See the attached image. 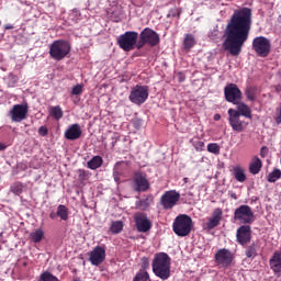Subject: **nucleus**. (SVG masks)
<instances>
[{"label":"nucleus","mask_w":281,"mask_h":281,"mask_svg":"<svg viewBox=\"0 0 281 281\" xmlns=\"http://www.w3.org/2000/svg\"><path fill=\"white\" fill-rule=\"evenodd\" d=\"M252 16L251 9L247 7L237 9L232 14L226 25V38L223 44L224 49H227L231 56H238L243 52V46L251 32Z\"/></svg>","instance_id":"obj_1"},{"label":"nucleus","mask_w":281,"mask_h":281,"mask_svg":"<svg viewBox=\"0 0 281 281\" xmlns=\"http://www.w3.org/2000/svg\"><path fill=\"white\" fill-rule=\"evenodd\" d=\"M170 256H168L166 252H158L153 259V273L160 280H168V278H170Z\"/></svg>","instance_id":"obj_2"},{"label":"nucleus","mask_w":281,"mask_h":281,"mask_svg":"<svg viewBox=\"0 0 281 281\" xmlns=\"http://www.w3.org/2000/svg\"><path fill=\"white\" fill-rule=\"evenodd\" d=\"M192 227V217H190V215L188 214L178 215L172 223L173 233L176 234V236H180V238H186V236H190Z\"/></svg>","instance_id":"obj_3"},{"label":"nucleus","mask_w":281,"mask_h":281,"mask_svg":"<svg viewBox=\"0 0 281 281\" xmlns=\"http://www.w3.org/2000/svg\"><path fill=\"white\" fill-rule=\"evenodd\" d=\"M70 52L71 45L69 42L65 40H56L50 44L48 54L53 60H57V63H59L60 60H65V58L69 56Z\"/></svg>","instance_id":"obj_4"},{"label":"nucleus","mask_w":281,"mask_h":281,"mask_svg":"<svg viewBox=\"0 0 281 281\" xmlns=\"http://www.w3.org/2000/svg\"><path fill=\"white\" fill-rule=\"evenodd\" d=\"M137 38H139V33L135 31H126L117 37L116 43L123 52H133L135 45H137Z\"/></svg>","instance_id":"obj_5"},{"label":"nucleus","mask_w":281,"mask_h":281,"mask_svg":"<svg viewBox=\"0 0 281 281\" xmlns=\"http://www.w3.org/2000/svg\"><path fill=\"white\" fill-rule=\"evenodd\" d=\"M234 221L240 223L241 225H251V223L256 221V215H254L251 206L243 204L235 210Z\"/></svg>","instance_id":"obj_6"},{"label":"nucleus","mask_w":281,"mask_h":281,"mask_svg":"<svg viewBox=\"0 0 281 281\" xmlns=\"http://www.w3.org/2000/svg\"><path fill=\"white\" fill-rule=\"evenodd\" d=\"M252 49L259 58H267L271 54V41L265 36H257L252 40Z\"/></svg>","instance_id":"obj_7"},{"label":"nucleus","mask_w":281,"mask_h":281,"mask_svg":"<svg viewBox=\"0 0 281 281\" xmlns=\"http://www.w3.org/2000/svg\"><path fill=\"white\" fill-rule=\"evenodd\" d=\"M148 86H139L136 85L132 88L128 100L132 104H136L137 106H142L148 100Z\"/></svg>","instance_id":"obj_8"},{"label":"nucleus","mask_w":281,"mask_h":281,"mask_svg":"<svg viewBox=\"0 0 281 281\" xmlns=\"http://www.w3.org/2000/svg\"><path fill=\"white\" fill-rule=\"evenodd\" d=\"M224 98L226 102L238 104L243 100V91L236 83H228L224 88Z\"/></svg>","instance_id":"obj_9"},{"label":"nucleus","mask_w":281,"mask_h":281,"mask_svg":"<svg viewBox=\"0 0 281 281\" xmlns=\"http://www.w3.org/2000/svg\"><path fill=\"white\" fill-rule=\"evenodd\" d=\"M181 199V194L177 190L166 191L160 198V205L165 210H172Z\"/></svg>","instance_id":"obj_10"},{"label":"nucleus","mask_w":281,"mask_h":281,"mask_svg":"<svg viewBox=\"0 0 281 281\" xmlns=\"http://www.w3.org/2000/svg\"><path fill=\"white\" fill-rule=\"evenodd\" d=\"M132 188L134 192H148V190H150V182H148L145 173L135 171Z\"/></svg>","instance_id":"obj_11"},{"label":"nucleus","mask_w":281,"mask_h":281,"mask_svg":"<svg viewBox=\"0 0 281 281\" xmlns=\"http://www.w3.org/2000/svg\"><path fill=\"white\" fill-rule=\"evenodd\" d=\"M215 262L220 267L227 269L232 267V262H234V255L232 254V251H229V249L222 248L215 254Z\"/></svg>","instance_id":"obj_12"},{"label":"nucleus","mask_w":281,"mask_h":281,"mask_svg":"<svg viewBox=\"0 0 281 281\" xmlns=\"http://www.w3.org/2000/svg\"><path fill=\"white\" fill-rule=\"evenodd\" d=\"M27 104L13 105L9 112L11 122H23V120H27Z\"/></svg>","instance_id":"obj_13"},{"label":"nucleus","mask_w":281,"mask_h":281,"mask_svg":"<svg viewBox=\"0 0 281 281\" xmlns=\"http://www.w3.org/2000/svg\"><path fill=\"white\" fill-rule=\"evenodd\" d=\"M228 124L235 133H243L245 131V121L240 120L238 112L234 109L228 110Z\"/></svg>","instance_id":"obj_14"},{"label":"nucleus","mask_w":281,"mask_h":281,"mask_svg":"<svg viewBox=\"0 0 281 281\" xmlns=\"http://www.w3.org/2000/svg\"><path fill=\"white\" fill-rule=\"evenodd\" d=\"M134 221L137 232H142L143 234H146V232H150L153 223H150L146 213H136L134 215Z\"/></svg>","instance_id":"obj_15"},{"label":"nucleus","mask_w":281,"mask_h":281,"mask_svg":"<svg viewBox=\"0 0 281 281\" xmlns=\"http://www.w3.org/2000/svg\"><path fill=\"white\" fill-rule=\"evenodd\" d=\"M140 35L143 37V41L147 42V45H149V47H157V45H159V43L161 42L158 33L150 27H145L140 32Z\"/></svg>","instance_id":"obj_16"},{"label":"nucleus","mask_w":281,"mask_h":281,"mask_svg":"<svg viewBox=\"0 0 281 281\" xmlns=\"http://www.w3.org/2000/svg\"><path fill=\"white\" fill-rule=\"evenodd\" d=\"M237 243L239 245H248V243H251V226L249 225H241L237 228L236 233Z\"/></svg>","instance_id":"obj_17"},{"label":"nucleus","mask_w":281,"mask_h":281,"mask_svg":"<svg viewBox=\"0 0 281 281\" xmlns=\"http://www.w3.org/2000/svg\"><path fill=\"white\" fill-rule=\"evenodd\" d=\"M106 258V250L102 246H97L91 252L89 261L93 267H100Z\"/></svg>","instance_id":"obj_18"},{"label":"nucleus","mask_w":281,"mask_h":281,"mask_svg":"<svg viewBox=\"0 0 281 281\" xmlns=\"http://www.w3.org/2000/svg\"><path fill=\"white\" fill-rule=\"evenodd\" d=\"M221 221H223V209L217 207L214 209L211 216L207 220L206 227L209 229H214L221 225Z\"/></svg>","instance_id":"obj_19"},{"label":"nucleus","mask_w":281,"mask_h":281,"mask_svg":"<svg viewBox=\"0 0 281 281\" xmlns=\"http://www.w3.org/2000/svg\"><path fill=\"white\" fill-rule=\"evenodd\" d=\"M64 135L66 139L76 142V139H80V137H82V128H80V124L75 123L66 130Z\"/></svg>","instance_id":"obj_20"},{"label":"nucleus","mask_w":281,"mask_h":281,"mask_svg":"<svg viewBox=\"0 0 281 281\" xmlns=\"http://www.w3.org/2000/svg\"><path fill=\"white\" fill-rule=\"evenodd\" d=\"M270 269L276 273L277 276L281 274V251H274L272 257L269 260Z\"/></svg>","instance_id":"obj_21"},{"label":"nucleus","mask_w":281,"mask_h":281,"mask_svg":"<svg viewBox=\"0 0 281 281\" xmlns=\"http://www.w3.org/2000/svg\"><path fill=\"white\" fill-rule=\"evenodd\" d=\"M236 113H238L239 117L241 115L243 117H247L248 120H251V108H249V105H247L246 103H243L239 101L237 103Z\"/></svg>","instance_id":"obj_22"},{"label":"nucleus","mask_w":281,"mask_h":281,"mask_svg":"<svg viewBox=\"0 0 281 281\" xmlns=\"http://www.w3.org/2000/svg\"><path fill=\"white\" fill-rule=\"evenodd\" d=\"M104 164V159L101 156H94L87 162V168L90 170H98V168H102Z\"/></svg>","instance_id":"obj_23"},{"label":"nucleus","mask_w":281,"mask_h":281,"mask_svg":"<svg viewBox=\"0 0 281 281\" xmlns=\"http://www.w3.org/2000/svg\"><path fill=\"white\" fill-rule=\"evenodd\" d=\"M127 164L124 161H117L114 165L113 168V177H114V181H120V177L121 175H124V168H126Z\"/></svg>","instance_id":"obj_24"},{"label":"nucleus","mask_w":281,"mask_h":281,"mask_svg":"<svg viewBox=\"0 0 281 281\" xmlns=\"http://www.w3.org/2000/svg\"><path fill=\"white\" fill-rule=\"evenodd\" d=\"M233 175H234L236 181H239V183H245V181H247V176L245 175V169L240 166L233 167Z\"/></svg>","instance_id":"obj_25"},{"label":"nucleus","mask_w":281,"mask_h":281,"mask_svg":"<svg viewBox=\"0 0 281 281\" xmlns=\"http://www.w3.org/2000/svg\"><path fill=\"white\" fill-rule=\"evenodd\" d=\"M261 169H262V160H260L258 156H255L252 158V161L250 162L249 172L251 175H258V172H260Z\"/></svg>","instance_id":"obj_26"},{"label":"nucleus","mask_w":281,"mask_h":281,"mask_svg":"<svg viewBox=\"0 0 281 281\" xmlns=\"http://www.w3.org/2000/svg\"><path fill=\"white\" fill-rule=\"evenodd\" d=\"M194 45H196V41L194 40V35L187 34L184 36V40H183V47H184V49H187V52H190L191 48L194 47Z\"/></svg>","instance_id":"obj_27"},{"label":"nucleus","mask_w":281,"mask_h":281,"mask_svg":"<svg viewBox=\"0 0 281 281\" xmlns=\"http://www.w3.org/2000/svg\"><path fill=\"white\" fill-rule=\"evenodd\" d=\"M57 216H59L61 221H69V209L63 204H59L57 207Z\"/></svg>","instance_id":"obj_28"},{"label":"nucleus","mask_w":281,"mask_h":281,"mask_svg":"<svg viewBox=\"0 0 281 281\" xmlns=\"http://www.w3.org/2000/svg\"><path fill=\"white\" fill-rule=\"evenodd\" d=\"M30 237L33 243H41V240L45 238V232H43V228H38L35 232L31 233Z\"/></svg>","instance_id":"obj_29"},{"label":"nucleus","mask_w":281,"mask_h":281,"mask_svg":"<svg viewBox=\"0 0 281 281\" xmlns=\"http://www.w3.org/2000/svg\"><path fill=\"white\" fill-rule=\"evenodd\" d=\"M49 115H52V117H54V120H61L63 109L59 105L53 106L49 110Z\"/></svg>","instance_id":"obj_30"},{"label":"nucleus","mask_w":281,"mask_h":281,"mask_svg":"<svg viewBox=\"0 0 281 281\" xmlns=\"http://www.w3.org/2000/svg\"><path fill=\"white\" fill-rule=\"evenodd\" d=\"M256 256H258V246L251 244L246 248V258H256Z\"/></svg>","instance_id":"obj_31"},{"label":"nucleus","mask_w":281,"mask_h":281,"mask_svg":"<svg viewBox=\"0 0 281 281\" xmlns=\"http://www.w3.org/2000/svg\"><path fill=\"white\" fill-rule=\"evenodd\" d=\"M147 207H150V198H146L136 202V210L146 211Z\"/></svg>","instance_id":"obj_32"},{"label":"nucleus","mask_w":281,"mask_h":281,"mask_svg":"<svg viewBox=\"0 0 281 281\" xmlns=\"http://www.w3.org/2000/svg\"><path fill=\"white\" fill-rule=\"evenodd\" d=\"M281 178V170L280 169H274L268 175V181L269 183H276L278 179Z\"/></svg>","instance_id":"obj_33"},{"label":"nucleus","mask_w":281,"mask_h":281,"mask_svg":"<svg viewBox=\"0 0 281 281\" xmlns=\"http://www.w3.org/2000/svg\"><path fill=\"white\" fill-rule=\"evenodd\" d=\"M40 280L41 281H60L59 279H57L56 276H54L52 272L49 271H45L40 276Z\"/></svg>","instance_id":"obj_34"},{"label":"nucleus","mask_w":281,"mask_h":281,"mask_svg":"<svg viewBox=\"0 0 281 281\" xmlns=\"http://www.w3.org/2000/svg\"><path fill=\"white\" fill-rule=\"evenodd\" d=\"M78 177H79V181L85 182V181H89V179H91V173L85 169H78Z\"/></svg>","instance_id":"obj_35"},{"label":"nucleus","mask_w":281,"mask_h":281,"mask_svg":"<svg viewBox=\"0 0 281 281\" xmlns=\"http://www.w3.org/2000/svg\"><path fill=\"white\" fill-rule=\"evenodd\" d=\"M110 229L112 234H120L124 229V224L120 221L113 222Z\"/></svg>","instance_id":"obj_36"},{"label":"nucleus","mask_w":281,"mask_h":281,"mask_svg":"<svg viewBox=\"0 0 281 281\" xmlns=\"http://www.w3.org/2000/svg\"><path fill=\"white\" fill-rule=\"evenodd\" d=\"M11 192L13 194H16L19 196L20 194H23V183L21 182H15L11 186Z\"/></svg>","instance_id":"obj_37"},{"label":"nucleus","mask_w":281,"mask_h":281,"mask_svg":"<svg viewBox=\"0 0 281 281\" xmlns=\"http://www.w3.org/2000/svg\"><path fill=\"white\" fill-rule=\"evenodd\" d=\"M148 280H150V274H148L147 271L138 272L133 278V281H148Z\"/></svg>","instance_id":"obj_38"},{"label":"nucleus","mask_w":281,"mask_h":281,"mask_svg":"<svg viewBox=\"0 0 281 281\" xmlns=\"http://www.w3.org/2000/svg\"><path fill=\"white\" fill-rule=\"evenodd\" d=\"M246 98H247V100H250V102H255V100H256V88H254V87H248L247 89H246Z\"/></svg>","instance_id":"obj_39"},{"label":"nucleus","mask_w":281,"mask_h":281,"mask_svg":"<svg viewBox=\"0 0 281 281\" xmlns=\"http://www.w3.org/2000/svg\"><path fill=\"white\" fill-rule=\"evenodd\" d=\"M207 151L213 153V155H218L221 153V146L216 143H210L207 145Z\"/></svg>","instance_id":"obj_40"},{"label":"nucleus","mask_w":281,"mask_h":281,"mask_svg":"<svg viewBox=\"0 0 281 281\" xmlns=\"http://www.w3.org/2000/svg\"><path fill=\"white\" fill-rule=\"evenodd\" d=\"M145 45H148V44H147L146 40H144V37L139 34V40H138V42L136 41L135 48L143 49V47Z\"/></svg>","instance_id":"obj_41"},{"label":"nucleus","mask_w":281,"mask_h":281,"mask_svg":"<svg viewBox=\"0 0 281 281\" xmlns=\"http://www.w3.org/2000/svg\"><path fill=\"white\" fill-rule=\"evenodd\" d=\"M82 93V85H77L71 90V95H80Z\"/></svg>","instance_id":"obj_42"},{"label":"nucleus","mask_w":281,"mask_h":281,"mask_svg":"<svg viewBox=\"0 0 281 281\" xmlns=\"http://www.w3.org/2000/svg\"><path fill=\"white\" fill-rule=\"evenodd\" d=\"M148 267H150V261L148 260L147 257H143L142 258V268L143 269H148Z\"/></svg>","instance_id":"obj_43"},{"label":"nucleus","mask_w":281,"mask_h":281,"mask_svg":"<svg viewBox=\"0 0 281 281\" xmlns=\"http://www.w3.org/2000/svg\"><path fill=\"white\" fill-rule=\"evenodd\" d=\"M38 133L42 137H47V133H49V131L45 126H41L38 128Z\"/></svg>","instance_id":"obj_44"},{"label":"nucleus","mask_w":281,"mask_h":281,"mask_svg":"<svg viewBox=\"0 0 281 281\" xmlns=\"http://www.w3.org/2000/svg\"><path fill=\"white\" fill-rule=\"evenodd\" d=\"M267 155H269V148L267 147H261L260 149V157H262V159H265V157H267Z\"/></svg>","instance_id":"obj_45"},{"label":"nucleus","mask_w":281,"mask_h":281,"mask_svg":"<svg viewBox=\"0 0 281 281\" xmlns=\"http://www.w3.org/2000/svg\"><path fill=\"white\" fill-rule=\"evenodd\" d=\"M205 147V143H203L202 140H199L196 143V147L195 148H204Z\"/></svg>","instance_id":"obj_46"},{"label":"nucleus","mask_w":281,"mask_h":281,"mask_svg":"<svg viewBox=\"0 0 281 281\" xmlns=\"http://www.w3.org/2000/svg\"><path fill=\"white\" fill-rule=\"evenodd\" d=\"M274 91H276V93H280V91H281V85L274 86Z\"/></svg>","instance_id":"obj_47"},{"label":"nucleus","mask_w":281,"mask_h":281,"mask_svg":"<svg viewBox=\"0 0 281 281\" xmlns=\"http://www.w3.org/2000/svg\"><path fill=\"white\" fill-rule=\"evenodd\" d=\"M56 216H58V214L55 213V212H52V213L49 214V218H52V221H54V220L56 218Z\"/></svg>","instance_id":"obj_48"},{"label":"nucleus","mask_w":281,"mask_h":281,"mask_svg":"<svg viewBox=\"0 0 281 281\" xmlns=\"http://www.w3.org/2000/svg\"><path fill=\"white\" fill-rule=\"evenodd\" d=\"M5 148H8V145L3 144V143H0V151L5 150Z\"/></svg>","instance_id":"obj_49"},{"label":"nucleus","mask_w":281,"mask_h":281,"mask_svg":"<svg viewBox=\"0 0 281 281\" xmlns=\"http://www.w3.org/2000/svg\"><path fill=\"white\" fill-rule=\"evenodd\" d=\"M213 120H214L215 122H218V120H221V114H215V115L213 116Z\"/></svg>","instance_id":"obj_50"},{"label":"nucleus","mask_w":281,"mask_h":281,"mask_svg":"<svg viewBox=\"0 0 281 281\" xmlns=\"http://www.w3.org/2000/svg\"><path fill=\"white\" fill-rule=\"evenodd\" d=\"M12 29H13L12 25H7V26H5V30H12Z\"/></svg>","instance_id":"obj_51"},{"label":"nucleus","mask_w":281,"mask_h":281,"mask_svg":"<svg viewBox=\"0 0 281 281\" xmlns=\"http://www.w3.org/2000/svg\"><path fill=\"white\" fill-rule=\"evenodd\" d=\"M233 196V199H236V194H234V195H232Z\"/></svg>","instance_id":"obj_52"},{"label":"nucleus","mask_w":281,"mask_h":281,"mask_svg":"<svg viewBox=\"0 0 281 281\" xmlns=\"http://www.w3.org/2000/svg\"><path fill=\"white\" fill-rule=\"evenodd\" d=\"M1 236H3V233H0V238H1Z\"/></svg>","instance_id":"obj_53"}]
</instances>
